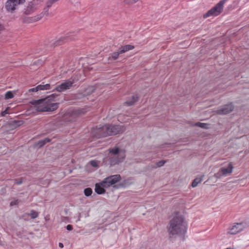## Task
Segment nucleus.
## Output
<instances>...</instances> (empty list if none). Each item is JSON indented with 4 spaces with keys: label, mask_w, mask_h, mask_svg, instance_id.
<instances>
[{
    "label": "nucleus",
    "mask_w": 249,
    "mask_h": 249,
    "mask_svg": "<svg viewBox=\"0 0 249 249\" xmlns=\"http://www.w3.org/2000/svg\"><path fill=\"white\" fill-rule=\"evenodd\" d=\"M202 180V177L201 178H196L192 183V186L193 187H196L199 183H200Z\"/></svg>",
    "instance_id": "21"
},
{
    "label": "nucleus",
    "mask_w": 249,
    "mask_h": 249,
    "mask_svg": "<svg viewBox=\"0 0 249 249\" xmlns=\"http://www.w3.org/2000/svg\"><path fill=\"white\" fill-rule=\"evenodd\" d=\"M67 36H62L59 38L58 40L55 41L54 42V45L55 46L57 45H60L62 44L64 42H65V41L67 40Z\"/></svg>",
    "instance_id": "18"
},
{
    "label": "nucleus",
    "mask_w": 249,
    "mask_h": 249,
    "mask_svg": "<svg viewBox=\"0 0 249 249\" xmlns=\"http://www.w3.org/2000/svg\"><path fill=\"white\" fill-rule=\"evenodd\" d=\"M84 194L87 196H89L91 195L92 190L90 188H87L84 190Z\"/></svg>",
    "instance_id": "23"
},
{
    "label": "nucleus",
    "mask_w": 249,
    "mask_h": 249,
    "mask_svg": "<svg viewBox=\"0 0 249 249\" xmlns=\"http://www.w3.org/2000/svg\"><path fill=\"white\" fill-rule=\"evenodd\" d=\"M66 228L68 231H71L73 229L72 226L71 225H68L66 227Z\"/></svg>",
    "instance_id": "34"
},
{
    "label": "nucleus",
    "mask_w": 249,
    "mask_h": 249,
    "mask_svg": "<svg viewBox=\"0 0 249 249\" xmlns=\"http://www.w3.org/2000/svg\"><path fill=\"white\" fill-rule=\"evenodd\" d=\"M25 1L26 0H8L5 8L8 12L13 13L18 5L23 4Z\"/></svg>",
    "instance_id": "7"
},
{
    "label": "nucleus",
    "mask_w": 249,
    "mask_h": 249,
    "mask_svg": "<svg viewBox=\"0 0 249 249\" xmlns=\"http://www.w3.org/2000/svg\"><path fill=\"white\" fill-rule=\"evenodd\" d=\"M15 183L17 185L21 184L23 182V178H22L14 179Z\"/></svg>",
    "instance_id": "27"
},
{
    "label": "nucleus",
    "mask_w": 249,
    "mask_h": 249,
    "mask_svg": "<svg viewBox=\"0 0 249 249\" xmlns=\"http://www.w3.org/2000/svg\"><path fill=\"white\" fill-rule=\"evenodd\" d=\"M37 88H38L37 86H36L35 88H32V89H29V91L36 92V91H38V89Z\"/></svg>",
    "instance_id": "32"
},
{
    "label": "nucleus",
    "mask_w": 249,
    "mask_h": 249,
    "mask_svg": "<svg viewBox=\"0 0 249 249\" xmlns=\"http://www.w3.org/2000/svg\"><path fill=\"white\" fill-rule=\"evenodd\" d=\"M80 217H81L80 214H79L78 219V221L80 220Z\"/></svg>",
    "instance_id": "38"
},
{
    "label": "nucleus",
    "mask_w": 249,
    "mask_h": 249,
    "mask_svg": "<svg viewBox=\"0 0 249 249\" xmlns=\"http://www.w3.org/2000/svg\"><path fill=\"white\" fill-rule=\"evenodd\" d=\"M195 125L203 128H208V124L205 123L197 122L195 124Z\"/></svg>",
    "instance_id": "22"
},
{
    "label": "nucleus",
    "mask_w": 249,
    "mask_h": 249,
    "mask_svg": "<svg viewBox=\"0 0 249 249\" xmlns=\"http://www.w3.org/2000/svg\"><path fill=\"white\" fill-rule=\"evenodd\" d=\"M38 90H47L50 89V85L47 84L45 85H39L37 86Z\"/></svg>",
    "instance_id": "20"
},
{
    "label": "nucleus",
    "mask_w": 249,
    "mask_h": 249,
    "mask_svg": "<svg viewBox=\"0 0 249 249\" xmlns=\"http://www.w3.org/2000/svg\"><path fill=\"white\" fill-rule=\"evenodd\" d=\"M233 166L231 162L228 164V166L221 168L218 172L214 174V177L216 178H220L222 176H226L231 174L233 171Z\"/></svg>",
    "instance_id": "10"
},
{
    "label": "nucleus",
    "mask_w": 249,
    "mask_h": 249,
    "mask_svg": "<svg viewBox=\"0 0 249 249\" xmlns=\"http://www.w3.org/2000/svg\"><path fill=\"white\" fill-rule=\"evenodd\" d=\"M43 141L45 142V144L51 141V140L49 138H45L43 140Z\"/></svg>",
    "instance_id": "35"
},
{
    "label": "nucleus",
    "mask_w": 249,
    "mask_h": 249,
    "mask_svg": "<svg viewBox=\"0 0 249 249\" xmlns=\"http://www.w3.org/2000/svg\"><path fill=\"white\" fill-rule=\"evenodd\" d=\"M14 97V94L11 91H7L5 94V99H12Z\"/></svg>",
    "instance_id": "25"
},
{
    "label": "nucleus",
    "mask_w": 249,
    "mask_h": 249,
    "mask_svg": "<svg viewBox=\"0 0 249 249\" xmlns=\"http://www.w3.org/2000/svg\"><path fill=\"white\" fill-rule=\"evenodd\" d=\"M125 157L124 151L115 147L109 149V155L104 159V162L107 165L113 166L122 162Z\"/></svg>",
    "instance_id": "3"
},
{
    "label": "nucleus",
    "mask_w": 249,
    "mask_h": 249,
    "mask_svg": "<svg viewBox=\"0 0 249 249\" xmlns=\"http://www.w3.org/2000/svg\"><path fill=\"white\" fill-rule=\"evenodd\" d=\"M233 109V105L232 103H230L219 108L218 109L216 110L214 112L216 114L226 115L231 113Z\"/></svg>",
    "instance_id": "11"
},
{
    "label": "nucleus",
    "mask_w": 249,
    "mask_h": 249,
    "mask_svg": "<svg viewBox=\"0 0 249 249\" xmlns=\"http://www.w3.org/2000/svg\"><path fill=\"white\" fill-rule=\"evenodd\" d=\"M226 1L227 0H220L214 7L204 14L203 18H205L210 16H217L219 15L222 12L224 4Z\"/></svg>",
    "instance_id": "5"
},
{
    "label": "nucleus",
    "mask_w": 249,
    "mask_h": 249,
    "mask_svg": "<svg viewBox=\"0 0 249 249\" xmlns=\"http://www.w3.org/2000/svg\"><path fill=\"white\" fill-rule=\"evenodd\" d=\"M165 163V161L164 160H161L159 161L156 163L157 167H160L162 166Z\"/></svg>",
    "instance_id": "28"
},
{
    "label": "nucleus",
    "mask_w": 249,
    "mask_h": 249,
    "mask_svg": "<svg viewBox=\"0 0 249 249\" xmlns=\"http://www.w3.org/2000/svg\"><path fill=\"white\" fill-rule=\"evenodd\" d=\"M121 179V177L120 175L117 174L110 176L105 178L99 184L96 183L95 184V191L99 195L104 194L106 192V190L104 188H108L119 182Z\"/></svg>",
    "instance_id": "4"
},
{
    "label": "nucleus",
    "mask_w": 249,
    "mask_h": 249,
    "mask_svg": "<svg viewBox=\"0 0 249 249\" xmlns=\"http://www.w3.org/2000/svg\"><path fill=\"white\" fill-rule=\"evenodd\" d=\"M134 48V47L132 45H127L124 46H122L119 48V50L120 51V53L121 54L125 53L127 51L129 50H131Z\"/></svg>",
    "instance_id": "16"
},
{
    "label": "nucleus",
    "mask_w": 249,
    "mask_h": 249,
    "mask_svg": "<svg viewBox=\"0 0 249 249\" xmlns=\"http://www.w3.org/2000/svg\"><path fill=\"white\" fill-rule=\"evenodd\" d=\"M187 225L183 217L180 216L174 217L169 222L168 232L170 235H179L184 234L186 231Z\"/></svg>",
    "instance_id": "2"
},
{
    "label": "nucleus",
    "mask_w": 249,
    "mask_h": 249,
    "mask_svg": "<svg viewBox=\"0 0 249 249\" xmlns=\"http://www.w3.org/2000/svg\"><path fill=\"white\" fill-rule=\"evenodd\" d=\"M23 124L22 121H13L11 123V125L13 128H16L17 127Z\"/></svg>",
    "instance_id": "19"
},
{
    "label": "nucleus",
    "mask_w": 249,
    "mask_h": 249,
    "mask_svg": "<svg viewBox=\"0 0 249 249\" xmlns=\"http://www.w3.org/2000/svg\"><path fill=\"white\" fill-rule=\"evenodd\" d=\"M39 6L38 5L37 0H33L28 3V5L25 9L24 14L25 15H31L36 12Z\"/></svg>",
    "instance_id": "12"
},
{
    "label": "nucleus",
    "mask_w": 249,
    "mask_h": 249,
    "mask_svg": "<svg viewBox=\"0 0 249 249\" xmlns=\"http://www.w3.org/2000/svg\"><path fill=\"white\" fill-rule=\"evenodd\" d=\"M244 228L242 223H237L228 229V233L230 234H235L242 231Z\"/></svg>",
    "instance_id": "13"
},
{
    "label": "nucleus",
    "mask_w": 249,
    "mask_h": 249,
    "mask_svg": "<svg viewBox=\"0 0 249 249\" xmlns=\"http://www.w3.org/2000/svg\"><path fill=\"white\" fill-rule=\"evenodd\" d=\"M59 247L61 248H63L64 246H63V244L62 243H59Z\"/></svg>",
    "instance_id": "37"
},
{
    "label": "nucleus",
    "mask_w": 249,
    "mask_h": 249,
    "mask_svg": "<svg viewBox=\"0 0 249 249\" xmlns=\"http://www.w3.org/2000/svg\"><path fill=\"white\" fill-rule=\"evenodd\" d=\"M106 129L107 133V136L109 135H115L117 134L122 133L125 130V128L124 126L119 125H111L106 124Z\"/></svg>",
    "instance_id": "6"
},
{
    "label": "nucleus",
    "mask_w": 249,
    "mask_h": 249,
    "mask_svg": "<svg viewBox=\"0 0 249 249\" xmlns=\"http://www.w3.org/2000/svg\"><path fill=\"white\" fill-rule=\"evenodd\" d=\"M138 100V96L137 95H133L125 102V104L128 106H130L134 105Z\"/></svg>",
    "instance_id": "15"
},
{
    "label": "nucleus",
    "mask_w": 249,
    "mask_h": 249,
    "mask_svg": "<svg viewBox=\"0 0 249 249\" xmlns=\"http://www.w3.org/2000/svg\"><path fill=\"white\" fill-rule=\"evenodd\" d=\"M18 203V200H16L15 201H12L10 203V205L11 206H13V205H17Z\"/></svg>",
    "instance_id": "33"
},
{
    "label": "nucleus",
    "mask_w": 249,
    "mask_h": 249,
    "mask_svg": "<svg viewBox=\"0 0 249 249\" xmlns=\"http://www.w3.org/2000/svg\"><path fill=\"white\" fill-rule=\"evenodd\" d=\"M88 89H89V90L91 91V92H93V91H94V89L93 87H89V88H88Z\"/></svg>",
    "instance_id": "36"
},
{
    "label": "nucleus",
    "mask_w": 249,
    "mask_h": 249,
    "mask_svg": "<svg viewBox=\"0 0 249 249\" xmlns=\"http://www.w3.org/2000/svg\"><path fill=\"white\" fill-rule=\"evenodd\" d=\"M38 144H39L40 147H42L45 144V142L43 140H42L38 142Z\"/></svg>",
    "instance_id": "30"
},
{
    "label": "nucleus",
    "mask_w": 249,
    "mask_h": 249,
    "mask_svg": "<svg viewBox=\"0 0 249 249\" xmlns=\"http://www.w3.org/2000/svg\"><path fill=\"white\" fill-rule=\"evenodd\" d=\"M29 215H30L31 216V218L32 219H35L38 216V214L37 212L35 211L34 210H32L31 211L30 213L29 214Z\"/></svg>",
    "instance_id": "26"
},
{
    "label": "nucleus",
    "mask_w": 249,
    "mask_h": 249,
    "mask_svg": "<svg viewBox=\"0 0 249 249\" xmlns=\"http://www.w3.org/2000/svg\"><path fill=\"white\" fill-rule=\"evenodd\" d=\"M74 82L75 80L74 79L66 80L60 85H57L55 88V89L58 92H62L64 90L69 89L73 87Z\"/></svg>",
    "instance_id": "9"
},
{
    "label": "nucleus",
    "mask_w": 249,
    "mask_h": 249,
    "mask_svg": "<svg viewBox=\"0 0 249 249\" xmlns=\"http://www.w3.org/2000/svg\"><path fill=\"white\" fill-rule=\"evenodd\" d=\"M139 0H124V2L126 5H132L136 3Z\"/></svg>",
    "instance_id": "24"
},
{
    "label": "nucleus",
    "mask_w": 249,
    "mask_h": 249,
    "mask_svg": "<svg viewBox=\"0 0 249 249\" xmlns=\"http://www.w3.org/2000/svg\"><path fill=\"white\" fill-rule=\"evenodd\" d=\"M7 109H8V108L6 109H5L4 111L1 112V116L3 117L5 115L8 114V112H7Z\"/></svg>",
    "instance_id": "31"
},
{
    "label": "nucleus",
    "mask_w": 249,
    "mask_h": 249,
    "mask_svg": "<svg viewBox=\"0 0 249 249\" xmlns=\"http://www.w3.org/2000/svg\"><path fill=\"white\" fill-rule=\"evenodd\" d=\"M56 96L53 94L43 99L32 100L30 103L38 112L53 111L58 107V103H53Z\"/></svg>",
    "instance_id": "1"
},
{
    "label": "nucleus",
    "mask_w": 249,
    "mask_h": 249,
    "mask_svg": "<svg viewBox=\"0 0 249 249\" xmlns=\"http://www.w3.org/2000/svg\"><path fill=\"white\" fill-rule=\"evenodd\" d=\"M44 16V13H40L34 17H29L24 19V22L27 23H33L39 20Z\"/></svg>",
    "instance_id": "14"
},
{
    "label": "nucleus",
    "mask_w": 249,
    "mask_h": 249,
    "mask_svg": "<svg viewBox=\"0 0 249 249\" xmlns=\"http://www.w3.org/2000/svg\"><path fill=\"white\" fill-rule=\"evenodd\" d=\"M90 164L92 167H96L98 166V164H97V162L95 160H91L90 161Z\"/></svg>",
    "instance_id": "29"
},
{
    "label": "nucleus",
    "mask_w": 249,
    "mask_h": 249,
    "mask_svg": "<svg viewBox=\"0 0 249 249\" xmlns=\"http://www.w3.org/2000/svg\"><path fill=\"white\" fill-rule=\"evenodd\" d=\"M106 124L103 126H100L93 128L91 131V135L96 138H101L102 137H107V133H106Z\"/></svg>",
    "instance_id": "8"
},
{
    "label": "nucleus",
    "mask_w": 249,
    "mask_h": 249,
    "mask_svg": "<svg viewBox=\"0 0 249 249\" xmlns=\"http://www.w3.org/2000/svg\"><path fill=\"white\" fill-rule=\"evenodd\" d=\"M120 54H121V53H120V51L118 50L117 52H114V53H112L111 54H110V55L108 58V60H115L118 58L119 55Z\"/></svg>",
    "instance_id": "17"
}]
</instances>
